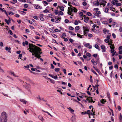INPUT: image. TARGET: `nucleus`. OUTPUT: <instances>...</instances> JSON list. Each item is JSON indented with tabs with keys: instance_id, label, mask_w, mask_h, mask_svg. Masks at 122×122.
<instances>
[{
	"instance_id": "f257e3e1",
	"label": "nucleus",
	"mask_w": 122,
	"mask_h": 122,
	"mask_svg": "<svg viewBox=\"0 0 122 122\" xmlns=\"http://www.w3.org/2000/svg\"><path fill=\"white\" fill-rule=\"evenodd\" d=\"M35 48H32L33 50H35L34 53H32V55L34 56L36 58H39L41 57V55L42 53L41 51V50L40 48L36 46H34Z\"/></svg>"
},
{
	"instance_id": "f03ea898",
	"label": "nucleus",
	"mask_w": 122,
	"mask_h": 122,
	"mask_svg": "<svg viewBox=\"0 0 122 122\" xmlns=\"http://www.w3.org/2000/svg\"><path fill=\"white\" fill-rule=\"evenodd\" d=\"M7 115L5 112H3L1 114L0 117V122H7Z\"/></svg>"
},
{
	"instance_id": "7ed1b4c3",
	"label": "nucleus",
	"mask_w": 122,
	"mask_h": 122,
	"mask_svg": "<svg viewBox=\"0 0 122 122\" xmlns=\"http://www.w3.org/2000/svg\"><path fill=\"white\" fill-rule=\"evenodd\" d=\"M77 9L76 8L71 6V7L68 8L67 14L69 15H71V12H74L76 13L77 12Z\"/></svg>"
},
{
	"instance_id": "20e7f679",
	"label": "nucleus",
	"mask_w": 122,
	"mask_h": 122,
	"mask_svg": "<svg viewBox=\"0 0 122 122\" xmlns=\"http://www.w3.org/2000/svg\"><path fill=\"white\" fill-rule=\"evenodd\" d=\"M29 48L28 49V50H29V49H30L29 51L31 52L32 54V53H34L35 50H33L32 49V48H35V47L34 46H36L35 45H33L32 44H31L30 43L29 44Z\"/></svg>"
},
{
	"instance_id": "39448f33",
	"label": "nucleus",
	"mask_w": 122,
	"mask_h": 122,
	"mask_svg": "<svg viewBox=\"0 0 122 122\" xmlns=\"http://www.w3.org/2000/svg\"><path fill=\"white\" fill-rule=\"evenodd\" d=\"M83 30H84V35L86 34V32L88 31L89 30L88 28L87 27L83 26Z\"/></svg>"
},
{
	"instance_id": "423d86ee",
	"label": "nucleus",
	"mask_w": 122,
	"mask_h": 122,
	"mask_svg": "<svg viewBox=\"0 0 122 122\" xmlns=\"http://www.w3.org/2000/svg\"><path fill=\"white\" fill-rule=\"evenodd\" d=\"M106 3H107V2L106 1L104 0H102L101 2V3H100V5H103V6H105L106 4Z\"/></svg>"
},
{
	"instance_id": "0eeeda50",
	"label": "nucleus",
	"mask_w": 122,
	"mask_h": 122,
	"mask_svg": "<svg viewBox=\"0 0 122 122\" xmlns=\"http://www.w3.org/2000/svg\"><path fill=\"white\" fill-rule=\"evenodd\" d=\"M83 17H84V21L86 23H87L88 20H89V17L86 16L85 15H84Z\"/></svg>"
},
{
	"instance_id": "6e6552de",
	"label": "nucleus",
	"mask_w": 122,
	"mask_h": 122,
	"mask_svg": "<svg viewBox=\"0 0 122 122\" xmlns=\"http://www.w3.org/2000/svg\"><path fill=\"white\" fill-rule=\"evenodd\" d=\"M101 14V12L99 11H96V13H95L94 14L95 15L97 16H98L99 14Z\"/></svg>"
},
{
	"instance_id": "1a4fd4ad",
	"label": "nucleus",
	"mask_w": 122,
	"mask_h": 122,
	"mask_svg": "<svg viewBox=\"0 0 122 122\" xmlns=\"http://www.w3.org/2000/svg\"><path fill=\"white\" fill-rule=\"evenodd\" d=\"M26 83V85L25 87V88L27 89L28 90H29L30 88V85L29 84H27V83Z\"/></svg>"
},
{
	"instance_id": "9d476101",
	"label": "nucleus",
	"mask_w": 122,
	"mask_h": 122,
	"mask_svg": "<svg viewBox=\"0 0 122 122\" xmlns=\"http://www.w3.org/2000/svg\"><path fill=\"white\" fill-rule=\"evenodd\" d=\"M117 0H113L111 2V3L113 5H115L118 2Z\"/></svg>"
},
{
	"instance_id": "9b49d317",
	"label": "nucleus",
	"mask_w": 122,
	"mask_h": 122,
	"mask_svg": "<svg viewBox=\"0 0 122 122\" xmlns=\"http://www.w3.org/2000/svg\"><path fill=\"white\" fill-rule=\"evenodd\" d=\"M101 49H102V52H105L106 51V50H105V47L104 46L102 45L101 46Z\"/></svg>"
},
{
	"instance_id": "f8f14e48",
	"label": "nucleus",
	"mask_w": 122,
	"mask_h": 122,
	"mask_svg": "<svg viewBox=\"0 0 122 122\" xmlns=\"http://www.w3.org/2000/svg\"><path fill=\"white\" fill-rule=\"evenodd\" d=\"M103 31L104 33L105 34H106L107 33H108L109 32V30H107L106 28H104L103 29Z\"/></svg>"
},
{
	"instance_id": "ddd939ff",
	"label": "nucleus",
	"mask_w": 122,
	"mask_h": 122,
	"mask_svg": "<svg viewBox=\"0 0 122 122\" xmlns=\"http://www.w3.org/2000/svg\"><path fill=\"white\" fill-rule=\"evenodd\" d=\"M38 117L39 119L41 120L42 122H43L44 121V119L42 116H38Z\"/></svg>"
},
{
	"instance_id": "4468645a",
	"label": "nucleus",
	"mask_w": 122,
	"mask_h": 122,
	"mask_svg": "<svg viewBox=\"0 0 122 122\" xmlns=\"http://www.w3.org/2000/svg\"><path fill=\"white\" fill-rule=\"evenodd\" d=\"M95 47L99 51H100V49L98 45L97 44H95Z\"/></svg>"
},
{
	"instance_id": "2eb2a0df",
	"label": "nucleus",
	"mask_w": 122,
	"mask_h": 122,
	"mask_svg": "<svg viewBox=\"0 0 122 122\" xmlns=\"http://www.w3.org/2000/svg\"><path fill=\"white\" fill-rule=\"evenodd\" d=\"M100 102L101 103H102L103 104H104L105 103V102H107V101L105 99H102L101 100Z\"/></svg>"
},
{
	"instance_id": "dca6fc26",
	"label": "nucleus",
	"mask_w": 122,
	"mask_h": 122,
	"mask_svg": "<svg viewBox=\"0 0 122 122\" xmlns=\"http://www.w3.org/2000/svg\"><path fill=\"white\" fill-rule=\"evenodd\" d=\"M28 44V42L27 41H25V42H23L22 43V44L24 46H25V45H27Z\"/></svg>"
},
{
	"instance_id": "f3484780",
	"label": "nucleus",
	"mask_w": 122,
	"mask_h": 122,
	"mask_svg": "<svg viewBox=\"0 0 122 122\" xmlns=\"http://www.w3.org/2000/svg\"><path fill=\"white\" fill-rule=\"evenodd\" d=\"M38 98L40 100H42L43 101H45V102H47V101L46 100H44V98L42 97H40L39 96V97Z\"/></svg>"
},
{
	"instance_id": "a211bd4d",
	"label": "nucleus",
	"mask_w": 122,
	"mask_h": 122,
	"mask_svg": "<svg viewBox=\"0 0 122 122\" xmlns=\"http://www.w3.org/2000/svg\"><path fill=\"white\" fill-rule=\"evenodd\" d=\"M18 11L22 15H25L26 13V12H25L23 11H21L19 10Z\"/></svg>"
},
{
	"instance_id": "6ab92c4d",
	"label": "nucleus",
	"mask_w": 122,
	"mask_h": 122,
	"mask_svg": "<svg viewBox=\"0 0 122 122\" xmlns=\"http://www.w3.org/2000/svg\"><path fill=\"white\" fill-rule=\"evenodd\" d=\"M42 111L48 114L51 117H53V116L51 115L50 113H49L48 112L45 111L43 110H42Z\"/></svg>"
},
{
	"instance_id": "aec40b11",
	"label": "nucleus",
	"mask_w": 122,
	"mask_h": 122,
	"mask_svg": "<svg viewBox=\"0 0 122 122\" xmlns=\"http://www.w3.org/2000/svg\"><path fill=\"white\" fill-rule=\"evenodd\" d=\"M20 100L21 102H22L24 104H26V102L25 100L24 99H20Z\"/></svg>"
},
{
	"instance_id": "412c9836",
	"label": "nucleus",
	"mask_w": 122,
	"mask_h": 122,
	"mask_svg": "<svg viewBox=\"0 0 122 122\" xmlns=\"http://www.w3.org/2000/svg\"><path fill=\"white\" fill-rule=\"evenodd\" d=\"M77 36L78 37H79L81 38H82V36H83V35H81L80 34L77 33Z\"/></svg>"
},
{
	"instance_id": "4be33fe9",
	"label": "nucleus",
	"mask_w": 122,
	"mask_h": 122,
	"mask_svg": "<svg viewBox=\"0 0 122 122\" xmlns=\"http://www.w3.org/2000/svg\"><path fill=\"white\" fill-rule=\"evenodd\" d=\"M79 29L80 27L79 26H77L75 28V31L78 30Z\"/></svg>"
},
{
	"instance_id": "5701e85b",
	"label": "nucleus",
	"mask_w": 122,
	"mask_h": 122,
	"mask_svg": "<svg viewBox=\"0 0 122 122\" xmlns=\"http://www.w3.org/2000/svg\"><path fill=\"white\" fill-rule=\"evenodd\" d=\"M68 109L71 112H74V110L72 109L71 107H69Z\"/></svg>"
},
{
	"instance_id": "b1692460",
	"label": "nucleus",
	"mask_w": 122,
	"mask_h": 122,
	"mask_svg": "<svg viewBox=\"0 0 122 122\" xmlns=\"http://www.w3.org/2000/svg\"><path fill=\"white\" fill-rule=\"evenodd\" d=\"M55 19H56L57 20H61V17H58V16H56L55 17Z\"/></svg>"
},
{
	"instance_id": "393cba45",
	"label": "nucleus",
	"mask_w": 122,
	"mask_h": 122,
	"mask_svg": "<svg viewBox=\"0 0 122 122\" xmlns=\"http://www.w3.org/2000/svg\"><path fill=\"white\" fill-rule=\"evenodd\" d=\"M117 23L116 22H114L113 23L112 25L113 27H117Z\"/></svg>"
},
{
	"instance_id": "a878e982",
	"label": "nucleus",
	"mask_w": 122,
	"mask_h": 122,
	"mask_svg": "<svg viewBox=\"0 0 122 122\" xmlns=\"http://www.w3.org/2000/svg\"><path fill=\"white\" fill-rule=\"evenodd\" d=\"M107 96L108 97L109 99L110 100V93L108 92H107Z\"/></svg>"
},
{
	"instance_id": "bb28decb",
	"label": "nucleus",
	"mask_w": 122,
	"mask_h": 122,
	"mask_svg": "<svg viewBox=\"0 0 122 122\" xmlns=\"http://www.w3.org/2000/svg\"><path fill=\"white\" fill-rule=\"evenodd\" d=\"M55 71L56 72H59L60 70V69L59 68H56L55 69Z\"/></svg>"
},
{
	"instance_id": "cd10ccee",
	"label": "nucleus",
	"mask_w": 122,
	"mask_h": 122,
	"mask_svg": "<svg viewBox=\"0 0 122 122\" xmlns=\"http://www.w3.org/2000/svg\"><path fill=\"white\" fill-rule=\"evenodd\" d=\"M63 13L62 11H60L59 12L58 15H63Z\"/></svg>"
},
{
	"instance_id": "c85d7f7f",
	"label": "nucleus",
	"mask_w": 122,
	"mask_h": 122,
	"mask_svg": "<svg viewBox=\"0 0 122 122\" xmlns=\"http://www.w3.org/2000/svg\"><path fill=\"white\" fill-rule=\"evenodd\" d=\"M102 23L103 24H104L105 25H108V23L107 22V21H103L102 22Z\"/></svg>"
},
{
	"instance_id": "c756f323",
	"label": "nucleus",
	"mask_w": 122,
	"mask_h": 122,
	"mask_svg": "<svg viewBox=\"0 0 122 122\" xmlns=\"http://www.w3.org/2000/svg\"><path fill=\"white\" fill-rule=\"evenodd\" d=\"M48 79H49L50 80L51 82L52 83H54L55 81L54 80L51 79L50 78H49Z\"/></svg>"
},
{
	"instance_id": "7c9ffc66",
	"label": "nucleus",
	"mask_w": 122,
	"mask_h": 122,
	"mask_svg": "<svg viewBox=\"0 0 122 122\" xmlns=\"http://www.w3.org/2000/svg\"><path fill=\"white\" fill-rule=\"evenodd\" d=\"M49 10H47V9H46L45 10H44L43 11V12L44 13H46L47 12H49Z\"/></svg>"
},
{
	"instance_id": "2f4dec72",
	"label": "nucleus",
	"mask_w": 122,
	"mask_h": 122,
	"mask_svg": "<svg viewBox=\"0 0 122 122\" xmlns=\"http://www.w3.org/2000/svg\"><path fill=\"white\" fill-rule=\"evenodd\" d=\"M10 74L11 75H13V76H14V77H15L16 76H17L18 77V76H16L14 72H10Z\"/></svg>"
},
{
	"instance_id": "473e14b6",
	"label": "nucleus",
	"mask_w": 122,
	"mask_h": 122,
	"mask_svg": "<svg viewBox=\"0 0 122 122\" xmlns=\"http://www.w3.org/2000/svg\"><path fill=\"white\" fill-rule=\"evenodd\" d=\"M86 56H88L91 57V55L89 52H87L86 53Z\"/></svg>"
},
{
	"instance_id": "72a5a7b5",
	"label": "nucleus",
	"mask_w": 122,
	"mask_h": 122,
	"mask_svg": "<svg viewBox=\"0 0 122 122\" xmlns=\"http://www.w3.org/2000/svg\"><path fill=\"white\" fill-rule=\"evenodd\" d=\"M109 10V9L108 8H106L105 10V12L106 13H108Z\"/></svg>"
},
{
	"instance_id": "f704fd0d",
	"label": "nucleus",
	"mask_w": 122,
	"mask_h": 122,
	"mask_svg": "<svg viewBox=\"0 0 122 122\" xmlns=\"http://www.w3.org/2000/svg\"><path fill=\"white\" fill-rule=\"evenodd\" d=\"M69 29L70 30H74V28L71 26H69Z\"/></svg>"
},
{
	"instance_id": "c9c22d12",
	"label": "nucleus",
	"mask_w": 122,
	"mask_h": 122,
	"mask_svg": "<svg viewBox=\"0 0 122 122\" xmlns=\"http://www.w3.org/2000/svg\"><path fill=\"white\" fill-rule=\"evenodd\" d=\"M110 47L111 49H114L115 48V46L113 45H112L110 46Z\"/></svg>"
},
{
	"instance_id": "e433bc0d",
	"label": "nucleus",
	"mask_w": 122,
	"mask_h": 122,
	"mask_svg": "<svg viewBox=\"0 0 122 122\" xmlns=\"http://www.w3.org/2000/svg\"><path fill=\"white\" fill-rule=\"evenodd\" d=\"M60 10L62 11H63L64 10V7L63 6H61V7L60 8Z\"/></svg>"
},
{
	"instance_id": "4c0bfd02",
	"label": "nucleus",
	"mask_w": 122,
	"mask_h": 122,
	"mask_svg": "<svg viewBox=\"0 0 122 122\" xmlns=\"http://www.w3.org/2000/svg\"><path fill=\"white\" fill-rule=\"evenodd\" d=\"M91 71L92 72H93L94 74L96 75L97 76V73L94 70H93L92 69Z\"/></svg>"
},
{
	"instance_id": "58836bf2",
	"label": "nucleus",
	"mask_w": 122,
	"mask_h": 122,
	"mask_svg": "<svg viewBox=\"0 0 122 122\" xmlns=\"http://www.w3.org/2000/svg\"><path fill=\"white\" fill-rule=\"evenodd\" d=\"M99 86V85L98 84H97V85H95L94 86H93L94 88L95 89V88L97 87V88L98 89V87Z\"/></svg>"
},
{
	"instance_id": "ea45409f",
	"label": "nucleus",
	"mask_w": 122,
	"mask_h": 122,
	"mask_svg": "<svg viewBox=\"0 0 122 122\" xmlns=\"http://www.w3.org/2000/svg\"><path fill=\"white\" fill-rule=\"evenodd\" d=\"M35 8L36 9H38L40 7V6L39 5H36L35 6Z\"/></svg>"
},
{
	"instance_id": "a19ab883",
	"label": "nucleus",
	"mask_w": 122,
	"mask_h": 122,
	"mask_svg": "<svg viewBox=\"0 0 122 122\" xmlns=\"http://www.w3.org/2000/svg\"><path fill=\"white\" fill-rule=\"evenodd\" d=\"M55 13L56 15L59 13L58 11V10H55Z\"/></svg>"
},
{
	"instance_id": "79ce46f5",
	"label": "nucleus",
	"mask_w": 122,
	"mask_h": 122,
	"mask_svg": "<svg viewBox=\"0 0 122 122\" xmlns=\"http://www.w3.org/2000/svg\"><path fill=\"white\" fill-rule=\"evenodd\" d=\"M28 6V5L27 4H25L24 5V7L25 8H27Z\"/></svg>"
},
{
	"instance_id": "37998d69",
	"label": "nucleus",
	"mask_w": 122,
	"mask_h": 122,
	"mask_svg": "<svg viewBox=\"0 0 122 122\" xmlns=\"http://www.w3.org/2000/svg\"><path fill=\"white\" fill-rule=\"evenodd\" d=\"M109 34L110 35H107V38L108 40L110 39V36H111V34H110L109 33Z\"/></svg>"
},
{
	"instance_id": "c03bdc74",
	"label": "nucleus",
	"mask_w": 122,
	"mask_h": 122,
	"mask_svg": "<svg viewBox=\"0 0 122 122\" xmlns=\"http://www.w3.org/2000/svg\"><path fill=\"white\" fill-rule=\"evenodd\" d=\"M89 45H90L89 43H87L84 45V46L85 47H87L88 46H89Z\"/></svg>"
},
{
	"instance_id": "a18cd8bd",
	"label": "nucleus",
	"mask_w": 122,
	"mask_h": 122,
	"mask_svg": "<svg viewBox=\"0 0 122 122\" xmlns=\"http://www.w3.org/2000/svg\"><path fill=\"white\" fill-rule=\"evenodd\" d=\"M116 6H120L122 4L121 3H117L116 4Z\"/></svg>"
},
{
	"instance_id": "49530a36",
	"label": "nucleus",
	"mask_w": 122,
	"mask_h": 122,
	"mask_svg": "<svg viewBox=\"0 0 122 122\" xmlns=\"http://www.w3.org/2000/svg\"><path fill=\"white\" fill-rule=\"evenodd\" d=\"M87 15L89 16H91L92 15V14L90 12H87Z\"/></svg>"
},
{
	"instance_id": "de8ad7c7",
	"label": "nucleus",
	"mask_w": 122,
	"mask_h": 122,
	"mask_svg": "<svg viewBox=\"0 0 122 122\" xmlns=\"http://www.w3.org/2000/svg\"><path fill=\"white\" fill-rule=\"evenodd\" d=\"M112 36L114 39H115L116 38V36L114 33H112Z\"/></svg>"
},
{
	"instance_id": "09e8293b",
	"label": "nucleus",
	"mask_w": 122,
	"mask_h": 122,
	"mask_svg": "<svg viewBox=\"0 0 122 122\" xmlns=\"http://www.w3.org/2000/svg\"><path fill=\"white\" fill-rule=\"evenodd\" d=\"M52 36H53L54 38H56L57 37V36L55 35L54 34H51Z\"/></svg>"
},
{
	"instance_id": "8fccbe9b",
	"label": "nucleus",
	"mask_w": 122,
	"mask_h": 122,
	"mask_svg": "<svg viewBox=\"0 0 122 122\" xmlns=\"http://www.w3.org/2000/svg\"><path fill=\"white\" fill-rule=\"evenodd\" d=\"M78 23L77 20H75V22L74 23V24L75 25H78Z\"/></svg>"
},
{
	"instance_id": "3c124183",
	"label": "nucleus",
	"mask_w": 122,
	"mask_h": 122,
	"mask_svg": "<svg viewBox=\"0 0 122 122\" xmlns=\"http://www.w3.org/2000/svg\"><path fill=\"white\" fill-rule=\"evenodd\" d=\"M86 4L87 3L85 1L83 2L82 3V5L84 6H86Z\"/></svg>"
},
{
	"instance_id": "603ef678",
	"label": "nucleus",
	"mask_w": 122,
	"mask_h": 122,
	"mask_svg": "<svg viewBox=\"0 0 122 122\" xmlns=\"http://www.w3.org/2000/svg\"><path fill=\"white\" fill-rule=\"evenodd\" d=\"M112 18H110L109 19L108 21L109 23H111L112 21Z\"/></svg>"
},
{
	"instance_id": "864d4df0",
	"label": "nucleus",
	"mask_w": 122,
	"mask_h": 122,
	"mask_svg": "<svg viewBox=\"0 0 122 122\" xmlns=\"http://www.w3.org/2000/svg\"><path fill=\"white\" fill-rule=\"evenodd\" d=\"M69 22V20L67 19H65V22L66 23H68Z\"/></svg>"
},
{
	"instance_id": "5fc2aeb1",
	"label": "nucleus",
	"mask_w": 122,
	"mask_h": 122,
	"mask_svg": "<svg viewBox=\"0 0 122 122\" xmlns=\"http://www.w3.org/2000/svg\"><path fill=\"white\" fill-rule=\"evenodd\" d=\"M81 113L82 115H83L84 114H87V113L86 112H81Z\"/></svg>"
},
{
	"instance_id": "6e6d98bb",
	"label": "nucleus",
	"mask_w": 122,
	"mask_h": 122,
	"mask_svg": "<svg viewBox=\"0 0 122 122\" xmlns=\"http://www.w3.org/2000/svg\"><path fill=\"white\" fill-rule=\"evenodd\" d=\"M24 67L26 68H29L30 67V66L29 65H27L26 66H24Z\"/></svg>"
},
{
	"instance_id": "4d7b16f0",
	"label": "nucleus",
	"mask_w": 122,
	"mask_h": 122,
	"mask_svg": "<svg viewBox=\"0 0 122 122\" xmlns=\"http://www.w3.org/2000/svg\"><path fill=\"white\" fill-rule=\"evenodd\" d=\"M91 112L89 110H88L87 112H86L87 113V114H88L89 115H90V113Z\"/></svg>"
},
{
	"instance_id": "13d9d810",
	"label": "nucleus",
	"mask_w": 122,
	"mask_h": 122,
	"mask_svg": "<svg viewBox=\"0 0 122 122\" xmlns=\"http://www.w3.org/2000/svg\"><path fill=\"white\" fill-rule=\"evenodd\" d=\"M97 54H94L92 56L95 58H96L97 57Z\"/></svg>"
},
{
	"instance_id": "bf43d9fd",
	"label": "nucleus",
	"mask_w": 122,
	"mask_h": 122,
	"mask_svg": "<svg viewBox=\"0 0 122 122\" xmlns=\"http://www.w3.org/2000/svg\"><path fill=\"white\" fill-rule=\"evenodd\" d=\"M118 109L119 111H120L121 110V107L120 106H118Z\"/></svg>"
},
{
	"instance_id": "052dcab7",
	"label": "nucleus",
	"mask_w": 122,
	"mask_h": 122,
	"mask_svg": "<svg viewBox=\"0 0 122 122\" xmlns=\"http://www.w3.org/2000/svg\"><path fill=\"white\" fill-rule=\"evenodd\" d=\"M88 36L90 37H92L93 35L91 34H89L88 35Z\"/></svg>"
},
{
	"instance_id": "680f3d73",
	"label": "nucleus",
	"mask_w": 122,
	"mask_h": 122,
	"mask_svg": "<svg viewBox=\"0 0 122 122\" xmlns=\"http://www.w3.org/2000/svg\"><path fill=\"white\" fill-rule=\"evenodd\" d=\"M5 21L8 25L9 24V23L8 22V21L6 19H5Z\"/></svg>"
},
{
	"instance_id": "e2e57ef3",
	"label": "nucleus",
	"mask_w": 122,
	"mask_h": 122,
	"mask_svg": "<svg viewBox=\"0 0 122 122\" xmlns=\"http://www.w3.org/2000/svg\"><path fill=\"white\" fill-rule=\"evenodd\" d=\"M51 68L52 69H53L54 68V66L52 64H51Z\"/></svg>"
},
{
	"instance_id": "0e129e2a",
	"label": "nucleus",
	"mask_w": 122,
	"mask_h": 122,
	"mask_svg": "<svg viewBox=\"0 0 122 122\" xmlns=\"http://www.w3.org/2000/svg\"><path fill=\"white\" fill-rule=\"evenodd\" d=\"M104 41L106 43H108L109 42V40L108 39H106L104 40Z\"/></svg>"
},
{
	"instance_id": "69168bd1",
	"label": "nucleus",
	"mask_w": 122,
	"mask_h": 122,
	"mask_svg": "<svg viewBox=\"0 0 122 122\" xmlns=\"http://www.w3.org/2000/svg\"><path fill=\"white\" fill-rule=\"evenodd\" d=\"M15 16L17 18H19L20 16V15L18 14H16L15 15Z\"/></svg>"
},
{
	"instance_id": "338daca9",
	"label": "nucleus",
	"mask_w": 122,
	"mask_h": 122,
	"mask_svg": "<svg viewBox=\"0 0 122 122\" xmlns=\"http://www.w3.org/2000/svg\"><path fill=\"white\" fill-rule=\"evenodd\" d=\"M83 13L82 12H80L79 13L80 16H82L83 15Z\"/></svg>"
},
{
	"instance_id": "774afa93",
	"label": "nucleus",
	"mask_w": 122,
	"mask_h": 122,
	"mask_svg": "<svg viewBox=\"0 0 122 122\" xmlns=\"http://www.w3.org/2000/svg\"><path fill=\"white\" fill-rule=\"evenodd\" d=\"M33 18L35 19H36V20H37V19H38V17L37 16H34L33 17Z\"/></svg>"
}]
</instances>
